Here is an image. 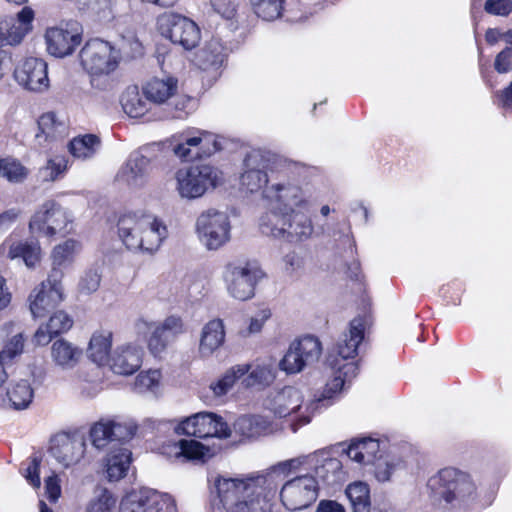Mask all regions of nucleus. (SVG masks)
Listing matches in <instances>:
<instances>
[{
    "instance_id": "1",
    "label": "nucleus",
    "mask_w": 512,
    "mask_h": 512,
    "mask_svg": "<svg viewBox=\"0 0 512 512\" xmlns=\"http://www.w3.org/2000/svg\"><path fill=\"white\" fill-rule=\"evenodd\" d=\"M271 474H253L244 478L217 476L214 489L225 512H266V493L275 490Z\"/></svg>"
},
{
    "instance_id": "2",
    "label": "nucleus",
    "mask_w": 512,
    "mask_h": 512,
    "mask_svg": "<svg viewBox=\"0 0 512 512\" xmlns=\"http://www.w3.org/2000/svg\"><path fill=\"white\" fill-rule=\"evenodd\" d=\"M118 234L131 251L153 253L167 237V228L151 214L129 213L118 220Z\"/></svg>"
},
{
    "instance_id": "3",
    "label": "nucleus",
    "mask_w": 512,
    "mask_h": 512,
    "mask_svg": "<svg viewBox=\"0 0 512 512\" xmlns=\"http://www.w3.org/2000/svg\"><path fill=\"white\" fill-rule=\"evenodd\" d=\"M320 401L321 399L305 401L303 393L298 388L285 386L271 390L263 401V407L275 417H293L290 427L296 432L299 427L311 421Z\"/></svg>"
},
{
    "instance_id": "4",
    "label": "nucleus",
    "mask_w": 512,
    "mask_h": 512,
    "mask_svg": "<svg viewBox=\"0 0 512 512\" xmlns=\"http://www.w3.org/2000/svg\"><path fill=\"white\" fill-rule=\"evenodd\" d=\"M430 497L435 503H464L475 495V485L471 478L454 468H445L428 481Z\"/></svg>"
},
{
    "instance_id": "5",
    "label": "nucleus",
    "mask_w": 512,
    "mask_h": 512,
    "mask_svg": "<svg viewBox=\"0 0 512 512\" xmlns=\"http://www.w3.org/2000/svg\"><path fill=\"white\" fill-rule=\"evenodd\" d=\"M309 210H296L287 214H265L260 219L263 234L289 242H299L310 238L313 224Z\"/></svg>"
},
{
    "instance_id": "6",
    "label": "nucleus",
    "mask_w": 512,
    "mask_h": 512,
    "mask_svg": "<svg viewBox=\"0 0 512 512\" xmlns=\"http://www.w3.org/2000/svg\"><path fill=\"white\" fill-rule=\"evenodd\" d=\"M176 190L182 198L196 199L222 180V172L208 164L192 165L175 173Z\"/></svg>"
},
{
    "instance_id": "7",
    "label": "nucleus",
    "mask_w": 512,
    "mask_h": 512,
    "mask_svg": "<svg viewBox=\"0 0 512 512\" xmlns=\"http://www.w3.org/2000/svg\"><path fill=\"white\" fill-rule=\"evenodd\" d=\"M262 197L269 209L266 214H287L310 207L302 188L292 183L271 184L263 189Z\"/></svg>"
},
{
    "instance_id": "8",
    "label": "nucleus",
    "mask_w": 512,
    "mask_h": 512,
    "mask_svg": "<svg viewBox=\"0 0 512 512\" xmlns=\"http://www.w3.org/2000/svg\"><path fill=\"white\" fill-rule=\"evenodd\" d=\"M160 34L185 50L195 48L201 39L197 24L186 16L174 12H165L157 18Z\"/></svg>"
},
{
    "instance_id": "9",
    "label": "nucleus",
    "mask_w": 512,
    "mask_h": 512,
    "mask_svg": "<svg viewBox=\"0 0 512 512\" xmlns=\"http://www.w3.org/2000/svg\"><path fill=\"white\" fill-rule=\"evenodd\" d=\"M264 275L258 263L248 261L228 264L224 279L229 294L235 299L245 301L253 297L255 286Z\"/></svg>"
},
{
    "instance_id": "10",
    "label": "nucleus",
    "mask_w": 512,
    "mask_h": 512,
    "mask_svg": "<svg viewBox=\"0 0 512 512\" xmlns=\"http://www.w3.org/2000/svg\"><path fill=\"white\" fill-rule=\"evenodd\" d=\"M196 233L208 250H217L230 240V220L225 212L208 209L196 220Z\"/></svg>"
},
{
    "instance_id": "11",
    "label": "nucleus",
    "mask_w": 512,
    "mask_h": 512,
    "mask_svg": "<svg viewBox=\"0 0 512 512\" xmlns=\"http://www.w3.org/2000/svg\"><path fill=\"white\" fill-rule=\"evenodd\" d=\"M321 353L322 346L318 338L304 336L290 344L279 362V369L288 375L300 373L305 367L316 363Z\"/></svg>"
},
{
    "instance_id": "12",
    "label": "nucleus",
    "mask_w": 512,
    "mask_h": 512,
    "mask_svg": "<svg viewBox=\"0 0 512 512\" xmlns=\"http://www.w3.org/2000/svg\"><path fill=\"white\" fill-rule=\"evenodd\" d=\"M61 270L52 269L46 281L36 287L29 296V308L34 318L46 316L63 301Z\"/></svg>"
},
{
    "instance_id": "13",
    "label": "nucleus",
    "mask_w": 512,
    "mask_h": 512,
    "mask_svg": "<svg viewBox=\"0 0 512 512\" xmlns=\"http://www.w3.org/2000/svg\"><path fill=\"white\" fill-rule=\"evenodd\" d=\"M136 329L138 333H151L148 348L153 355L157 356L166 349L171 340L184 332V324L180 317L174 315L167 317L161 323L141 318L136 322Z\"/></svg>"
},
{
    "instance_id": "14",
    "label": "nucleus",
    "mask_w": 512,
    "mask_h": 512,
    "mask_svg": "<svg viewBox=\"0 0 512 512\" xmlns=\"http://www.w3.org/2000/svg\"><path fill=\"white\" fill-rule=\"evenodd\" d=\"M136 329L138 333H151L148 348L153 355L157 356L166 349L171 340L184 332V324L180 317L174 315L167 317L161 323L141 318L136 322Z\"/></svg>"
},
{
    "instance_id": "15",
    "label": "nucleus",
    "mask_w": 512,
    "mask_h": 512,
    "mask_svg": "<svg viewBox=\"0 0 512 512\" xmlns=\"http://www.w3.org/2000/svg\"><path fill=\"white\" fill-rule=\"evenodd\" d=\"M136 329L138 333H151L148 348L153 355L157 356L166 349L171 340L184 332V324L180 317L174 315L167 317L161 323L141 318L136 322Z\"/></svg>"
},
{
    "instance_id": "16",
    "label": "nucleus",
    "mask_w": 512,
    "mask_h": 512,
    "mask_svg": "<svg viewBox=\"0 0 512 512\" xmlns=\"http://www.w3.org/2000/svg\"><path fill=\"white\" fill-rule=\"evenodd\" d=\"M119 53L110 43L100 40H89L80 51L81 64L89 73L109 74L118 65Z\"/></svg>"
},
{
    "instance_id": "17",
    "label": "nucleus",
    "mask_w": 512,
    "mask_h": 512,
    "mask_svg": "<svg viewBox=\"0 0 512 512\" xmlns=\"http://www.w3.org/2000/svg\"><path fill=\"white\" fill-rule=\"evenodd\" d=\"M72 220L70 215L54 200L43 203L30 220L29 227L46 236L69 233L68 226Z\"/></svg>"
},
{
    "instance_id": "18",
    "label": "nucleus",
    "mask_w": 512,
    "mask_h": 512,
    "mask_svg": "<svg viewBox=\"0 0 512 512\" xmlns=\"http://www.w3.org/2000/svg\"><path fill=\"white\" fill-rule=\"evenodd\" d=\"M176 432L197 438H228L231 434L222 417L212 412H199L187 417L177 426Z\"/></svg>"
},
{
    "instance_id": "19",
    "label": "nucleus",
    "mask_w": 512,
    "mask_h": 512,
    "mask_svg": "<svg viewBox=\"0 0 512 512\" xmlns=\"http://www.w3.org/2000/svg\"><path fill=\"white\" fill-rule=\"evenodd\" d=\"M273 155L261 150L250 151L243 161V173L240 176L241 188L250 193L265 189L268 185L267 172Z\"/></svg>"
},
{
    "instance_id": "20",
    "label": "nucleus",
    "mask_w": 512,
    "mask_h": 512,
    "mask_svg": "<svg viewBox=\"0 0 512 512\" xmlns=\"http://www.w3.org/2000/svg\"><path fill=\"white\" fill-rule=\"evenodd\" d=\"M317 491L315 477L302 475L287 481L280 491V497L288 510L297 511L309 507L317 499Z\"/></svg>"
},
{
    "instance_id": "21",
    "label": "nucleus",
    "mask_w": 512,
    "mask_h": 512,
    "mask_svg": "<svg viewBox=\"0 0 512 512\" xmlns=\"http://www.w3.org/2000/svg\"><path fill=\"white\" fill-rule=\"evenodd\" d=\"M48 52L56 57L70 55L82 41V27L76 21L67 22L46 30Z\"/></svg>"
},
{
    "instance_id": "22",
    "label": "nucleus",
    "mask_w": 512,
    "mask_h": 512,
    "mask_svg": "<svg viewBox=\"0 0 512 512\" xmlns=\"http://www.w3.org/2000/svg\"><path fill=\"white\" fill-rule=\"evenodd\" d=\"M120 512H176V504L169 494L148 490L124 499Z\"/></svg>"
},
{
    "instance_id": "23",
    "label": "nucleus",
    "mask_w": 512,
    "mask_h": 512,
    "mask_svg": "<svg viewBox=\"0 0 512 512\" xmlns=\"http://www.w3.org/2000/svg\"><path fill=\"white\" fill-rule=\"evenodd\" d=\"M86 440L83 435L62 433L51 440L50 454L64 468L77 465L84 457Z\"/></svg>"
},
{
    "instance_id": "24",
    "label": "nucleus",
    "mask_w": 512,
    "mask_h": 512,
    "mask_svg": "<svg viewBox=\"0 0 512 512\" xmlns=\"http://www.w3.org/2000/svg\"><path fill=\"white\" fill-rule=\"evenodd\" d=\"M152 171L151 159L144 154L134 153L118 170L115 180L129 189L143 188Z\"/></svg>"
},
{
    "instance_id": "25",
    "label": "nucleus",
    "mask_w": 512,
    "mask_h": 512,
    "mask_svg": "<svg viewBox=\"0 0 512 512\" xmlns=\"http://www.w3.org/2000/svg\"><path fill=\"white\" fill-rule=\"evenodd\" d=\"M14 78L27 90L45 91L49 87L47 63L39 58H27L15 68Z\"/></svg>"
},
{
    "instance_id": "26",
    "label": "nucleus",
    "mask_w": 512,
    "mask_h": 512,
    "mask_svg": "<svg viewBox=\"0 0 512 512\" xmlns=\"http://www.w3.org/2000/svg\"><path fill=\"white\" fill-rule=\"evenodd\" d=\"M34 11L30 7H23L17 18L0 20V46L18 45L32 30Z\"/></svg>"
},
{
    "instance_id": "27",
    "label": "nucleus",
    "mask_w": 512,
    "mask_h": 512,
    "mask_svg": "<svg viewBox=\"0 0 512 512\" xmlns=\"http://www.w3.org/2000/svg\"><path fill=\"white\" fill-rule=\"evenodd\" d=\"M364 339V323L361 318H354L350 322L348 332L344 333L335 346V354L339 363L353 359L358 354L360 344Z\"/></svg>"
},
{
    "instance_id": "28",
    "label": "nucleus",
    "mask_w": 512,
    "mask_h": 512,
    "mask_svg": "<svg viewBox=\"0 0 512 512\" xmlns=\"http://www.w3.org/2000/svg\"><path fill=\"white\" fill-rule=\"evenodd\" d=\"M142 355L143 350L138 346H120L110 357V367L116 374L131 375L141 367Z\"/></svg>"
},
{
    "instance_id": "29",
    "label": "nucleus",
    "mask_w": 512,
    "mask_h": 512,
    "mask_svg": "<svg viewBox=\"0 0 512 512\" xmlns=\"http://www.w3.org/2000/svg\"><path fill=\"white\" fill-rule=\"evenodd\" d=\"M225 341L224 323L221 319H212L207 322L200 333L198 355L201 358L212 356Z\"/></svg>"
},
{
    "instance_id": "30",
    "label": "nucleus",
    "mask_w": 512,
    "mask_h": 512,
    "mask_svg": "<svg viewBox=\"0 0 512 512\" xmlns=\"http://www.w3.org/2000/svg\"><path fill=\"white\" fill-rule=\"evenodd\" d=\"M327 361L331 368L335 370V375L326 385V389L323 393L324 399L333 398L344 388L346 383H349L358 374L356 362L352 361L342 364L339 363V360L333 355H329Z\"/></svg>"
},
{
    "instance_id": "31",
    "label": "nucleus",
    "mask_w": 512,
    "mask_h": 512,
    "mask_svg": "<svg viewBox=\"0 0 512 512\" xmlns=\"http://www.w3.org/2000/svg\"><path fill=\"white\" fill-rule=\"evenodd\" d=\"M237 434L246 438H257L277 430V425L263 415H243L234 422Z\"/></svg>"
},
{
    "instance_id": "32",
    "label": "nucleus",
    "mask_w": 512,
    "mask_h": 512,
    "mask_svg": "<svg viewBox=\"0 0 512 512\" xmlns=\"http://www.w3.org/2000/svg\"><path fill=\"white\" fill-rule=\"evenodd\" d=\"M227 57L226 48L217 38H212L195 55V64L204 71H217Z\"/></svg>"
},
{
    "instance_id": "33",
    "label": "nucleus",
    "mask_w": 512,
    "mask_h": 512,
    "mask_svg": "<svg viewBox=\"0 0 512 512\" xmlns=\"http://www.w3.org/2000/svg\"><path fill=\"white\" fill-rule=\"evenodd\" d=\"M3 331L7 336V340L0 351V366L7 367L12 364L16 357L23 353L25 338L23 332L13 322L5 324Z\"/></svg>"
},
{
    "instance_id": "34",
    "label": "nucleus",
    "mask_w": 512,
    "mask_h": 512,
    "mask_svg": "<svg viewBox=\"0 0 512 512\" xmlns=\"http://www.w3.org/2000/svg\"><path fill=\"white\" fill-rule=\"evenodd\" d=\"M73 325L72 318L64 311L55 312L46 325L40 326L34 334L37 345H47L53 337L68 331Z\"/></svg>"
},
{
    "instance_id": "35",
    "label": "nucleus",
    "mask_w": 512,
    "mask_h": 512,
    "mask_svg": "<svg viewBox=\"0 0 512 512\" xmlns=\"http://www.w3.org/2000/svg\"><path fill=\"white\" fill-rule=\"evenodd\" d=\"M0 254L10 259L21 258L26 266L33 267L39 260L40 247L35 243L6 240L0 246Z\"/></svg>"
},
{
    "instance_id": "36",
    "label": "nucleus",
    "mask_w": 512,
    "mask_h": 512,
    "mask_svg": "<svg viewBox=\"0 0 512 512\" xmlns=\"http://www.w3.org/2000/svg\"><path fill=\"white\" fill-rule=\"evenodd\" d=\"M132 453L125 447L110 448L106 457V473L109 481L122 479L130 466Z\"/></svg>"
},
{
    "instance_id": "37",
    "label": "nucleus",
    "mask_w": 512,
    "mask_h": 512,
    "mask_svg": "<svg viewBox=\"0 0 512 512\" xmlns=\"http://www.w3.org/2000/svg\"><path fill=\"white\" fill-rule=\"evenodd\" d=\"M178 89V80L174 77H166L163 79L154 78L150 80L144 87L143 92L146 99L161 104L171 98Z\"/></svg>"
},
{
    "instance_id": "38",
    "label": "nucleus",
    "mask_w": 512,
    "mask_h": 512,
    "mask_svg": "<svg viewBox=\"0 0 512 512\" xmlns=\"http://www.w3.org/2000/svg\"><path fill=\"white\" fill-rule=\"evenodd\" d=\"M379 451L380 443L378 440L363 438L353 440L348 446L346 453L351 460L367 465L374 463V461L379 458L377 457Z\"/></svg>"
},
{
    "instance_id": "39",
    "label": "nucleus",
    "mask_w": 512,
    "mask_h": 512,
    "mask_svg": "<svg viewBox=\"0 0 512 512\" xmlns=\"http://www.w3.org/2000/svg\"><path fill=\"white\" fill-rule=\"evenodd\" d=\"M82 350L65 339L56 340L51 347V357L54 363L62 369H71L79 361Z\"/></svg>"
},
{
    "instance_id": "40",
    "label": "nucleus",
    "mask_w": 512,
    "mask_h": 512,
    "mask_svg": "<svg viewBox=\"0 0 512 512\" xmlns=\"http://www.w3.org/2000/svg\"><path fill=\"white\" fill-rule=\"evenodd\" d=\"M38 129L36 139L40 145L48 140L63 137L67 131L66 125L58 121L56 114L53 112L45 113L39 118Z\"/></svg>"
},
{
    "instance_id": "41",
    "label": "nucleus",
    "mask_w": 512,
    "mask_h": 512,
    "mask_svg": "<svg viewBox=\"0 0 512 512\" xmlns=\"http://www.w3.org/2000/svg\"><path fill=\"white\" fill-rule=\"evenodd\" d=\"M112 333L109 331L95 332L89 343L88 356L97 365H103L109 361V351L111 349Z\"/></svg>"
},
{
    "instance_id": "42",
    "label": "nucleus",
    "mask_w": 512,
    "mask_h": 512,
    "mask_svg": "<svg viewBox=\"0 0 512 512\" xmlns=\"http://www.w3.org/2000/svg\"><path fill=\"white\" fill-rule=\"evenodd\" d=\"M315 475L324 485L334 486L344 480L343 465L337 458H325L315 467Z\"/></svg>"
},
{
    "instance_id": "43",
    "label": "nucleus",
    "mask_w": 512,
    "mask_h": 512,
    "mask_svg": "<svg viewBox=\"0 0 512 512\" xmlns=\"http://www.w3.org/2000/svg\"><path fill=\"white\" fill-rule=\"evenodd\" d=\"M101 141L97 135L85 134L74 137L68 146L69 152L77 159L92 158L100 149Z\"/></svg>"
},
{
    "instance_id": "44",
    "label": "nucleus",
    "mask_w": 512,
    "mask_h": 512,
    "mask_svg": "<svg viewBox=\"0 0 512 512\" xmlns=\"http://www.w3.org/2000/svg\"><path fill=\"white\" fill-rule=\"evenodd\" d=\"M148 99H144L137 86H129L121 97L124 112L131 118H140L149 110Z\"/></svg>"
},
{
    "instance_id": "45",
    "label": "nucleus",
    "mask_w": 512,
    "mask_h": 512,
    "mask_svg": "<svg viewBox=\"0 0 512 512\" xmlns=\"http://www.w3.org/2000/svg\"><path fill=\"white\" fill-rule=\"evenodd\" d=\"M345 495L350 501L353 512H370V488L363 481L350 483L345 489Z\"/></svg>"
},
{
    "instance_id": "46",
    "label": "nucleus",
    "mask_w": 512,
    "mask_h": 512,
    "mask_svg": "<svg viewBox=\"0 0 512 512\" xmlns=\"http://www.w3.org/2000/svg\"><path fill=\"white\" fill-rule=\"evenodd\" d=\"M7 396L16 410L27 408L34 397V390L28 380H20L10 386Z\"/></svg>"
},
{
    "instance_id": "47",
    "label": "nucleus",
    "mask_w": 512,
    "mask_h": 512,
    "mask_svg": "<svg viewBox=\"0 0 512 512\" xmlns=\"http://www.w3.org/2000/svg\"><path fill=\"white\" fill-rule=\"evenodd\" d=\"M276 379V371L272 364H257L244 379L247 387L261 386L267 387Z\"/></svg>"
},
{
    "instance_id": "48",
    "label": "nucleus",
    "mask_w": 512,
    "mask_h": 512,
    "mask_svg": "<svg viewBox=\"0 0 512 512\" xmlns=\"http://www.w3.org/2000/svg\"><path fill=\"white\" fill-rule=\"evenodd\" d=\"M250 366L248 364L236 365L229 369L224 376L216 383L211 384V389L216 396L225 395L234 385L235 381L248 373Z\"/></svg>"
},
{
    "instance_id": "49",
    "label": "nucleus",
    "mask_w": 512,
    "mask_h": 512,
    "mask_svg": "<svg viewBox=\"0 0 512 512\" xmlns=\"http://www.w3.org/2000/svg\"><path fill=\"white\" fill-rule=\"evenodd\" d=\"M254 13L265 21H273L281 16L283 0H250Z\"/></svg>"
},
{
    "instance_id": "50",
    "label": "nucleus",
    "mask_w": 512,
    "mask_h": 512,
    "mask_svg": "<svg viewBox=\"0 0 512 512\" xmlns=\"http://www.w3.org/2000/svg\"><path fill=\"white\" fill-rule=\"evenodd\" d=\"M117 498L106 488L96 491L94 498L88 503L85 512H115Z\"/></svg>"
},
{
    "instance_id": "51",
    "label": "nucleus",
    "mask_w": 512,
    "mask_h": 512,
    "mask_svg": "<svg viewBox=\"0 0 512 512\" xmlns=\"http://www.w3.org/2000/svg\"><path fill=\"white\" fill-rule=\"evenodd\" d=\"M90 440L96 449H109L114 446L109 422L101 420L95 423L90 429Z\"/></svg>"
},
{
    "instance_id": "52",
    "label": "nucleus",
    "mask_w": 512,
    "mask_h": 512,
    "mask_svg": "<svg viewBox=\"0 0 512 512\" xmlns=\"http://www.w3.org/2000/svg\"><path fill=\"white\" fill-rule=\"evenodd\" d=\"M114 446L111 448L122 447L121 444L129 441L136 433L137 426L134 423H121L108 420Z\"/></svg>"
},
{
    "instance_id": "53",
    "label": "nucleus",
    "mask_w": 512,
    "mask_h": 512,
    "mask_svg": "<svg viewBox=\"0 0 512 512\" xmlns=\"http://www.w3.org/2000/svg\"><path fill=\"white\" fill-rule=\"evenodd\" d=\"M27 174V169L21 163L11 159H0V176L8 181L22 182Z\"/></svg>"
},
{
    "instance_id": "54",
    "label": "nucleus",
    "mask_w": 512,
    "mask_h": 512,
    "mask_svg": "<svg viewBox=\"0 0 512 512\" xmlns=\"http://www.w3.org/2000/svg\"><path fill=\"white\" fill-rule=\"evenodd\" d=\"M67 162L63 156L49 159L46 165L39 170L40 178L46 182L55 181L67 169Z\"/></svg>"
},
{
    "instance_id": "55",
    "label": "nucleus",
    "mask_w": 512,
    "mask_h": 512,
    "mask_svg": "<svg viewBox=\"0 0 512 512\" xmlns=\"http://www.w3.org/2000/svg\"><path fill=\"white\" fill-rule=\"evenodd\" d=\"M80 245L73 239H68L64 243L56 246L52 252L53 269L63 266L72 259L73 254L79 249Z\"/></svg>"
},
{
    "instance_id": "56",
    "label": "nucleus",
    "mask_w": 512,
    "mask_h": 512,
    "mask_svg": "<svg viewBox=\"0 0 512 512\" xmlns=\"http://www.w3.org/2000/svg\"><path fill=\"white\" fill-rule=\"evenodd\" d=\"M181 454L188 460L205 461L210 456V449L196 440H180Z\"/></svg>"
},
{
    "instance_id": "57",
    "label": "nucleus",
    "mask_w": 512,
    "mask_h": 512,
    "mask_svg": "<svg viewBox=\"0 0 512 512\" xmlns=\"http://www.w3.org/2000/svg\"><path fill=\"white\" fill-rule=\"evenodd\" d=\"M101 282V274L98 269L91 268L87 270L78 284L80 293L89 295L98 290Z\"/></svg>"
},
{
    "instance_id": "58",
    "label": "nucleus",
    "mask_w": 512,
    "mask_h": 512,
    "mask_svg": "<svg viewBox=\"0 0 512 512\" xmlns=\"http://www.w3.org/2000/svg\"><path fill=\"white\" fill-rule=\"evenodd\" d=\"M161 374L158 370L141 372L135 380V388L138 392L153 391L159 384Z\"/></svg>"
},
{
    "instance_id": "59",
    "label": "nucleus",
    "mask_w": 512,
    "mask_h": 512,
    "mask_svg": "<svg viewBox=\"0 0 512 512\" xmlns=\"http://www.w3.org/2000/svg\"><path fill=\"white\" fill-rule=\"evenodd\" d=\"M114 3L115 0H88L87 8L100 20H110L113 18Z\"/></svg>"
},
{
    "instance_id": "60",
    "label": "nucleus",
    "mask_w": 512,
    "mask_h": 512,
    "mask_svg": "<svg viewBox=\"0 0 512 512\" xmlns=\"http://www.w3.org/2000/svg\"><path fill=\"white\" fill-rule=\"evenodd\" d=\"M484 10L490 15L507 17L512 12V0H486Z\"/></svg>"
},
{
    "instance_id": "61",
    "label": "nucleus",
    "mask_w": 512,
    "mask_h": 512,
    "mask_svg": "<svg viewBox=\"0 0 512 512\" xmlns=\"http://www.w3.org/2000/svg\"><path fill=\"white\" fill-rule=\"evenodd\" d=\"M375 466L374 475L379 482H387L397 468L395 462L388 461L379 457L372 463Z\"/></svg>"
},
{
    "instance_id": "62",
    "label": "nucleus",
    "mask_w": 512,
    "mask_h": 512,
    "mask_svg": "<svg viewBox=\"0 0 512 512\" xmlns=\"http://www.w3.org/2000/svg\"><path fill=\"white\" fill-rule=\"evenodd\" d=\"M494 68L500 74L512 71V47H506L496 55Z\"/></svg>"
},
{
    "instance_id": "63",
    "label": "nucleus",
    "mask_w": 512,
    "mask_h": 512,
    "mask_svg": "<svg viewBox=\"0 0 512 512\" xmlns=\"http://www.w3.org/2000/svg\"><path fill=\"white\" fill-rule=\"evenodd\" d=\"M201 135V153L210 156L222 149L217 140V136L208 131H200Z\"/></svg>"
},
{
    "instance_id": "64",
    "label": "nucleus",
    "mask_w": 512,
    "mask_h": 512,
    "mask_svg": "<svg viewBox=\"0 0 512 512\" xmlns=\"http://www.w3.org/2000/svg\"><path fill=\"white\" fill-rule=\"evenodd\" d=\"M211 6L216 13L223 18L231 19L236 13V0H210Z\"/></svg>"
}]
</instances>
